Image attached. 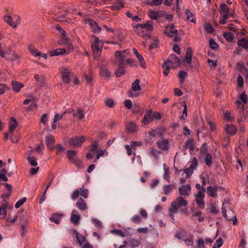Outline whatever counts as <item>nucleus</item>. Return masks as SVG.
Returning a JSON list of instances; mask_svg holds the SVG:
<instances>
[{"label": "nucleus", "instance_id": "obj_1", "mask_svg": "<svg viewBox=\"0 0 248 248\" xmlns=\"http://www.w3.org/2000/svg\"><path fill=\"white\" fill-rule=\"evenodd\" d=\"M187 205V201L182 196L177 197L170 204L169 209V214L172 219L174 218V214L182 207H186Z\"/></svg>", "mask_w": 248, "mask_h": 248}, {"label": "nucleus", "instance_id": "obj_2", "mask_svg": "<svg viewBox=\"0 0 248 248\" xmlns=\"http://www.w3.org/2000/svg\"><path fill=\"white\" fill-rule=\"evenodd\" d=\"M180 65V60L174 54H171L170 57L164 62L162 65L164 68L163 74L165 76H168L169 71L171 68H175Z\"/></svg>", "mask_w": 248, "mask_h": 248}, {"label": "nucleus", "instance_id": "obj_3", "mask_svg": "<svg viewBox=\"0 0 248 248\" xmlns=\"http://www.w3.org/2000/svg\"><path fill=\"white\" fill-rule=\"evenodd\" d=\"M220 13L222 19L219 21V23L222 24H225L227 20L230 17H234L235 15L234 9L229 8L225 3L221 4Z\"/></svg>", "mask_w": 248, "mask_h": 248}, {"label": "nucleus", "instance_id": "obj_4", "mask_svg": "<svg viewBox=\"0 0 248 248\" xmlns=\"http://www.w3.org/2000/svg\"><path fill=\"white\" fill-rule=\"evenodd\" d=\"M93 38L94 39V40L92 41L91 44L92 49L94 57L95 58H98L101 55L104 42L95 35L93 36Z\"/></svg>", "mask_w": 248, "mask_h": 248}, {"label": "nucleus", "instance_id": "obj_5", "mask_svg": "<svg viewBox=\"0 0 248 248\" xmlns=\"http://www.w3.org/2000/svg\"><path fill=\"white\" fill-rule=\"evenodd\" d=\"M128 55V50L116 51L114 54L115 60L113 62V65H116L117 64L124 65L126 60L125 59Z\"/></svg>", "mask_w": 248, "mask_h": 248}, {"label": "nucleus", "instance_id": "obj_6", "mask_svg": "<svg viewBox=\"0 0 248 248\" xmlns=\"http://www.w3.org/2000/svg\"><path fill=\"white\" fill-rule=\"evenodd\" d=\"M140 80L136 79L131 85V88L128 92V96L131 98L137 97L140 95V91L141 90L140 85Z\"/></svg>", "mask_w": 248, "mask_h": 248}, {"label": "nucleus", "instance_id": "obj_7", "mask_svg": "<svg viewBox=\"0 0 248 248\" xmlns=\"http://www.w3.org/2000/svg\"><path fill=\"white\" fill-rule=\"evenodd\" d=\"M164 33L168 36L170 37H173V41L178 42L180 40V38L178 36V31L175 29L173 24L171 23L165 27Z\"/></svg>", "mask_w": 248, "mask_h": 248}, {"label": "nucleus", "instance_id": "obj_8", "mask_svg": "<svg viewBox=\"0 0 248 248\" xmlns=\"http://www.w3.org/2000/svg\"><path fill=\"white\" fill-rule=\"evenodd\" d=\"M14 17L16 18L15 22H13V18L9 15H6L3 16L4 21L10 26L16 28L20 23V17L19 15H15Z\"/></svg>", "mask_w": 248, "mask_h": 248}, {"label": "nucleus", "instance_id": "obj_9", "mask_svg": "<svg viewBox=\"0 0 248 248\" xmlns=\"http://www.w3.org/2000/svg\"><path fill=\"white\" fill-rule=\"evenodd\" d=\"M62 81L65 84L70 82L72 76L71 71L67 67H62L60 69Z\"/></svg>", "mask_w": 248, "mask_h": 248}, {"label": "nucleus", "instance_id": "obj_10", "mask_svg": "<svg viewBox=\"0 0 248 248\" xmlns=\"http://www.w3.org/2000/svg\"><path fill=\"white\" fill-rule=\"evenodd\" d=\"M160 140L156 141V144L157 148L161 151L168 152L170 150V142L168 139L162 137Z\"/></svg>", "mask_w": 248, "mask_h": 248}, {"label": "nucleus", "instance_id": "obj_11", "mask_svg": "<svg viewBox=\"0 0 248 248\" xmlns=\"http://www.w3.org/2000/svg\"><path fill=\"white\" fill-rule=\"evenodd\" d=\"M85 140L86 139L83 136H76L71 138L68 141V143L70 146L78 147L81 146Z\"/></svg>", "mask_w": 248, "mask_h": 248}, {"label": "nucleus", "instance_id": "obj_12", "mask_svg": "<svg viewBox=\"0 0 248 248\" xmlns=\"http://www.w3.org/2000/svg\"><path fill=\"white\" fill-rule=\"evenodd\" d=\"M67 156L68 159L77 166L79 167L82 166L81 162L77 157V153L76 151L68 150Z\"/></svg>", "mask_w": 248, "mask_h": 248}, {"label": "nucleus", "instance_id": "obj_13", "mask_svg": "<svg viewBox=\"0 0 248 248\" xmlns=\"http://www.w3.org/2000/svg\"><path fill=\"white\" fill-rule=\"evenodd\" d=\"M135 31L139 35L142 36L141 33L143 32V30L144 29L148 31H151L153 30V27L152 24L147 22L143 24H138L135 26Z\"/></svg>", "mask_w": 248, "mask_h": 248}, {"label": "nucleus", "instance_id": "obj_14", "mask_svg": "<svg viewBox=\"0 0 248 248\" xmlns=\"http://www.w3.org/2000/svg\"><path fill=\"white\" fill-rule=\"evenodd\" d=\"M166 132V129L163 127H158L152 129L147 132L148 134L151 138L159 137L161 138Z\"/></svg>", "mask_w": 248, "mask_h": 248}, {"label": "nucleus", "instance_id": "obj_15", "mask_svg": "<svg viewBox=\"0 0 248 248\" xmlns=\"http://www.w3.org/2000/svg\"><path fill=\"white\" fill-rule=\"evenodd\" d=\"M224 203H223V207L222 208V214L223 216L226 218V219L228 220H232L233 222V224H235V222L237 221L236 218V216L235 215L234 212L232 210H229L228 211V214H227V212L224 207Z\"/></svg>", "mask_w": 248, "mask_h": 248}, {"label": "nucleus", "instance_id": "obj_16", "mask_svg": "<svg viewBox=\"0 0 248 248\" xmlns=\"http://www.w3.org/2000/svg\"><path fill=\"white\" fill-rule=\"evenodd\" d=\"M98 144L94 143L91 145L90 152L92 154H96V159L98 160L104 154L105 150H100L98 147Z\"/></svg>", "mask_w": 248, "mask_h": 248}, {"label": "nucleus", "instance_id": "obj_17", "mask_svg": "<svg viewBox=\"0 0 248 248\" xmlns=\"http://www.w3.org/2000/svg\"><path fill=\"white\" fill-rule=\"evenodd\" d=\"M28 49L31 54L35 57L42 56L45 59H46L47 58V56L46 53L42 54L39 51L32 45L30 44L28 46Z\"/></svg>", "mask_w": 248, "mask_h": 248}, {"label": "nucleus", "instance_id": "obj_18", "mask_svg": "<svg viewBox=\"0 0 248 248\" xmlns=\"http://www.w3.org/2000/svg\"><path fill=\"white\" fill-rule=\"evenodd\" d=\"M85 23L89 24L92 29V31L95 33H99L101 31V29L97 23L93 20L87 19L85 20Z\"/></svg>", "mask_w": 248, "mask_h": 248}, {"label": "nucleus", "instance_id": "obj_19", "mask_svg": "<svg viewBox=\"0 0 248 248\" xmlns=\"http://www.w3.org/2000/svg\"><path fill=\"white\" fill-rule=\"evenodd\" d=\"M204 196V194L202 192H198L195 195L196 202L199 207L202 209L204 207L205 203L203 200Z\"/></svg>", "mask_w": 248, "mask_h": 248}, {"label": "nucleus", "instance_id": "obj_20", "mask_svg": "<svg viewBox=\"0 0 248 248\" xmlns=\"http://www.w3.org/2000/svg\"><path fill=\"white\" fill-rule=\"evenodd\" d=\"M154 120L153 117V111L149 109L145 112L142 123L144 125H147L151 123Z\"/></svg>", "mask_w": 248, "mask_h": 248}, {"label": "nucleus", "instance_id": "obj_21", "mask_svg": "<svg viewBox=\"0 0 248 248\" xmlns=\"http://www.w3.org/2000/svg\"><path fill=\"white\" fill-rule=\"evenodd\" d=\"M181 195L188 196L191 193V186L189 185H183L179 188Z\"/></svg>", "mask_w": 248, "mask_h": 248}, {"label": "nucleus", "instance_id": "obj_22", "mask_svg": "<svg viewBox=\"0 0 248 248\" xmlns=\"http://www.w3.org/2000/svg\"><path fill=\"white\" fill-rule=\"evenodd\" d=\"M162 154L161 151H158L154 147H151L148 151V155L153 157L155 160H158L160 155Z\"/></svg>", "mask_w": 248, "mask_h": 248}, {"label": "nucleus", "instance_id": "obj_23", "mask_svg": "<svg viewBox=\"0 0 248 248\" xmlns=\"http://www.w3.org/2000/svg\"><path fill=\"white\" fill-rule=\"evenodd\" d=\"M80 216L78 212L76 210H73L71 213L70 221L76 225L79 224Z\"/></svg>", "mask_w": 248, "mask_h": 248}, {"label": "nucleus", "instance_id": "obj_24", "mask_svg": "<svg viewBox=\"0 0 248 248\" xmlns=\"http://www.w3.org/2000/svg\"><path fill=\"white\" fill-rule=\"evenodd\" d=\"M8 124L10 135H12L14 131L18 126V123L14 117H11Z\"/></svg>", "mask_w": 248, "mask_h": 248}, {"label": "nucleus", "instance_id": "obj_25", "mask_svg": "<svg viewBox=\"0 0 248 248\" xmlns=\"http://www.w3.org/2000/svg\"><path fill=\"white\" fill-rule=\"evenodd\" d=\"M100 76L106 80L109 79L111 73L108 69L105 66L102 65L100 68Z\"/></svg>", "mask_w": 248, "mask_h": 248}, {"label": "nucleus", "instance_id": "obj_26", "mask_svg": "<svg viewBox=\"0 0 248 248\" xmlns=\"http://www.w3.org/2000/svg\"><path fill=\"white\" fill-rule=\"evenodd\" d=\"M12 90L15 93H18L24 87V84L16 80H13L11 82Z\"/></svg>", "mask_w": 248, "mask_h": 248}, {"label": "nucleus", "instance_id": "obj_27", "mask_svg": "<svg viewBox=\"0 0 248 248\" xmlns=\"http://www.w3.org/2000/svg\"><path fill=\"white\" fill-rule=\"evenodd\" d=\"M133 51L134 54L135 55L136 58L139 61L141 66L145 68L146 67V63L144 61L143 57L139 53V52L136 48H134L133 49Z\"/></svg>", "mask_w": 248, "mask_h": 248}, {"label": "nucleus", "instance_id": "obj_28", "mask_svg": "<svg viewBox=\"0 0 248 248\" xmlns=\"http://www.w3.org/2000/svg\"><path fill=\"white\" fill-rule=\"evenodd\" d=\"M218 187H213L211 186H208L207 187V194L211 197L213 198L216 197L217 195V191H218Z\"/></svg>", "mask_w": 248, "mask_h": 248}, {"label": "nucleus", "instance_id": "obj_29", "mask_svg": "<svg viewBox=\"0 0 248 248\" xmlns=\"http://www.w3.org/2000/svg\"><path fill=\"white\" fill-rule=\"evenodd\" d=\"M77 207L81 211H84L87 208V204L82 198H79L76 203Z\"/></svg>", "mask_w": 248, "mask_h": 248}, {"label": "nucleus", "instance_id": "obj_30", "mask_svg": "<svg viewBox=\"0 0 248 248\" xmlns=\"http://www.w3.org/2000/svg\"><path fill=\"white\" fill-rule=\"evenodd\" d=\"M118 68L115 71V75L117 77H122L125 74L126 71L124 67V65L117 64Z\"/></svg>", "mask_w": 248, "mask_h": 248}, {"label": "nucleus", "instance_id": "obj_31", "mask_svg": "<svg viewBox=\"0 0 248 248\" xmlns=\"http://www.w3.org/2000/svg\"><path fill=\"white\" fill-rule=\"evenodd\" d=\"M55 140L53 136H48L46 137V143L48 149L52 151L54 148L53 145L54 144Z\"/></svg>", "mask_w": 248, "mask_h": 248}, {"label": "nucleus", "instance_id": "obj_32", "mask_svg": "<svg viewBox=\"0 0 248 248\" xmlns=\"http://www.w3.org/2000/svg\"><path fill=\"white\" fill-rule=\"evenodd\" d=\"M72 234H75L76 235V237L77 238V239L80 244V245H82V244L85 242V238L84 236L81 235L79 234V233L76 231L75 230H73L71 231Z\"/></svg>", "mask_w": 248, "mask_h": 248}, {"label": "nucleus", "instance_id": "obj_33", "mask_svg": "<svg viewBox=\"0 0 248 248\" xmlns=\"http://www.w3.org/2000/svg\"><path fill=\"white\" fill-rule=\"evenodd\" d=\"M225 130L230 135H233L236 133V129L235 126L232 124H228L226 125Z\"/></svg>", "mask_w": 248, "mask_h": 248}, {"label": "nucleus", "instance_id": "obj_34", "mask_svg": "<svg viewBox=\"0 0 248 248\" xmlns=\"http://www.w3.org/2000/svg\"><path fill=\"white\" fill-rule=\"evenodd\" d=\"M66 50L64 48H58L53 51H51L49 53V55L51 57L54 56H59L64 54L66 53Z\"/></svg>", "mask_w": 248, "mask_h": 248}, {"label": "nucleus", "instance_id": "obj_35", "mask_svg": "<svg viewBox=\"0 0 248 248\" xmlns=\"http://www.w3.org/2000/svg\"><path fill=\"white\" fill-rule=\"evenodd\" d=\"M237 45L244 49L248 48V39L243 38L237 41Z\"/></svg>", "mask_w": 248, "mask_h": 248}, {"label": "nucleus", "instance_id": "obj_36", "mask_svg": "<svg viewBox=\"0 0 248 248\" xmlns=\"http://www.w3.org/2000/svg\"><path fill=\"white\" fill-rule=\"evenodd\" d=\"M148 16L152 19L157 20L158 18L162 17V14L159 12L150 11Z\"/></svg>", "mask_w": 248, "mask_h": 248}, {"label": "nucleus", "instance_id": "obj_37", "mask_svg": "<svg viewBox=\"0 0 248 248\" xmlns=\"http://www.w3.org/2000/svg\"><path fill=\"white\" fill-rule=\"evenodd\" d=\"M69 39L66 36V32H63L62 34L61 39L59 40L58 43L59 45H66L68 44Z\"/></svg>", "mask_w": 248, "mask_h": 248}, {"label": "nucleus", "instance_id": "obj_38", "mask_svg": "<svg viewBox=\"0 0 248 248\" xmlns=\"http://www.w3.org/2000/svg\"><path fill=\"white\" fill-rule=\"evenodd\" d=\"M126 130L129 133H134L137 130V126L135 123H130L126 126Z\"/></svg>", "mask_w": 248, "mask_h": 248}, {"label": "nucleus", "instance_id": "obj_39", "mask_svg": "<svg viewBox=\"0 0 248 248\" xmlns=\"http://www.w3.org/2000/svg\"><path fill=\"white\" fill-rule=\"evenodd\" d=\"M192 51L191 48H188L186 50L185 61L189 64L191 63Z\"/></svg>", "mask_w": 248, "mask_h": 248}, {"label": "nucleus", "instance_id": "obj_40", "mask_svg": "<svg viewBox=\"0 0 248 248\" xmlns=\"http://www.w3.org/2000/svg\"><path fill=\"white\" fill-rule=\"evenodd\" d=\"M174 187L175 186L173 184L164 186L163 188V193L166 195L169 194Z\"/></svg>", "mask_w": 248, "mask_h": 248}, {"label": "nucleus", "instance_id": "obj_41", "mask_svg": "<svg viewBox=\"0 0 248 248\" xmlns=\"http://www.w3.org/2000/svg\"><path fill=\"white\" fill-rule=\"evenodd\" d=\"M27 159L29 162V164L33 167H36L38 165L36 158L32 155H28Z\"/></svg>", "mask_w": 248, "mask_h": 248}, {"label": "nucleus", "instance_id": "obj_42", "mask_svg": "<svg viewBox=\"0 0 248 248\" xmlns=\"http://www.w3.org/2000/svg\"><path fill=\"white\" fill-rule=\"evenodd\" d=\"M11 52L12 49L11 47H6L4 50H0V56L3 58H6V56L11 54Z\"/></svg>", "mask_w": 248, "mask_h": 248}, {"label": "nucleus", "instance_id": "obj_43", "mask_svg": "<svg viewBox=\"0 0 248 248\" xmlns=\"http://www.w3.org/2000/svg\"><path fill=\"white\" fill-rule=\"evenodd\" d=\"M185 13L186 16V20L195 23L196 20L194 18L193 14H192L188 9H186Z\"/></svg>", "mask_w": 248, "mask_h": 248}, {"label": "nucleus", "instance_id": "obj_44", "mask_svg": "<svg viewBox=\"0 0 248 248\" xmlns=\"http://www.w3.org/2000/svg\"><path fill=\"white\" fill-rule=\"evenodd\" d=\"M185 148L186 149H189L191 151L194 150L193 140L192 139H188L186 141L185 143Z\"/></svg>", "mask_w": 248, "mask_h": 248}, {"label": "nucleus", "instance_id": "obj_45", "mask_svg": "<svg viewBox=\"0 0 248 248\" xmlns=\"http://www.w3.org/2000/svg\"><path fill=\"white\" fill-rule=\"evenodd\" d=\"M62 216V215H60L56 213L54 214L50 217V220L56 224H59L60 223V217Z\"/></svg>", "mask_w": 248, "mask_h": 248}, {"label": "nucleus", "instance_id": "obj_46", "mask_svg": "<svg viewBox=\"0 0 248 248\" xmlns=\"http://www.w3.org/2000/svg\"><path fill=\"white\" fill-rule=\"evenodd\" d=\"M205 164L207 166L210 167L212 165L213 163V157L210 154H206V155H205Z\"/></svg>", "mask_w": 248, "mask_h": 248}, {"label": "nucleus", "instance_id": "obj_47", "mask_svg": "<svg viewBox=\"0 0 248 248\" xmlns=\"http://www.w3.org/2000/svg\"><path fill=\"white\" fill-rule=\"evenodd\" d=\"M34 78L40 84H44L45 81V78L43 75L35 74Z\"/></svg>", "mask_w": 248, "mask_h": 248}, {"label": "nucleus", "instance_id": "obj_48", "mask_svg": "<svg viewBox=\"0 0 248 248\" xmlns=\"http://www.w3.org/2000/svg\"><path fill=\"white\" fill-rule=\"evenodd\" d=\"M7 172V171L5 169H2L0 170V181L3 180L5 182L8 181V178L6 176Z\"/></svg>", "mask_w": 248, "mask_h": 248}, {"label": "nucleus", "instance_id": "obj_49", "mask_svg": "<svg viewBox=\"0 0 248 248\" xmlns=\"http://www.w3.org/2000/svg\"><path fill=\"white\" fill-rule=\"evenodd\" d=\"M223 36L228 42H232L234 38L233 34L230 32H226L223 33Z\"/></svg>", "mask_w": 248, "mask_h": 248}, {"label": "nucleus", "instance_id": "obj_50", "mask_svg": "<svg viewBox=\"0 0 248 248\" xmlns=\"http://www.w3.org/2000/svg\"><path fill=\"white\" fill-rule=\"evenodd\" d=\"M74 116H77L78 119L82 120L85 116V113L82 109L79 108L77 110V113L74 114Z\"/></svg>", "mask_w": 248, "mask_h": 248}, {"label": "nucleus", "instance_id": "obj_51", "mask_svg": "<svg viewBox=\"0 0 248 248\" xmlns=\"http://www.w3.org/2000/svg\"><path fill=\"white\" fill-rule=\"evenodd\" d=\"M28 221L27 219H25L23 223H21V235H24L27 232L26 226L28 224Z\"/></svg>", "mask_w": 248, "mask_h": 248}, {"label": "nucleus", "instance_id": "obj_52", "mask_svg": "<svg viewBox=\"0 0 248 248\" xmlns=\"http://www.w3.org/2000/svg\"><path fill=\"white\" fill-rule=\"evenodd\" d=\"M140 244V241L135 239H132L130 240L129 245L131 248H134L138 247Z\"/></svg>", "mask_w": 248, "mask_h": 248}, {"label": "nucleus", "instance_id": "obj_53", "mask_svg": "<svg viewBox=\"0 0 248 248\" xmlns=\"http://www.w3.org/2000/svg\"><path fill=\"white\" fill-rule=\"evenodd\" d=\"M204 28L208 33H212L213 32V28L210 23H205L204 24Z\"/></svg>", "mask_w": 248, "mask_h": 248}, {"label": "nucleus", "instance_id": "obj_54", "mask_svg": "<svg viewBox=\"0 0 248 248\" xmlns=\"http://www.w3.org/2000/svg\"><path fill=\"white\" fill-rule=\"evenodd\" d=\"M80 195L84 198H87L88 196V190L84 188V186H83L79 189Z\"/></svg>", "mask_w": 248, "mask_h": 248}, {"label": "nucleus", "instance_id": "obj_55", "mask_svg": "<svg viewBox=\"0 0 248 248\" xmlns=\"http://www.w3.org/2000/svg\"><path fill=\"white\" fill-rule=\"evenodd\" d=\"M30 98L26 99L23 101V104L24 105H27L30 102H36V100L35 97L32 94H30L29 95Z\"/></svg>", "mask_w": 248, "mask_h": 248}, {"label": "nucleus", "instance_id": "obj_56", "mask_svg": "<svg viewBox=\"0 0 248 248\" xmlns=\"http://www.w3.org/2000/svg\"><path fill=\"white\" fill-rule=\"evenodd\" d=\"M224 118L228 121H231L233 120L234 117L232 115L231 113L228 111H226L224 112Z\"/></svg>", "mask_w": 248, "mask_h": 248}, {"label": "nucleus", "instance_id": "obj_57", "mask_svg": "<svg viewBox=\"0 0 248 248\" xmlns=\"http://www.w3.org/2000/svg\"><path fill=\"white\" fill-rule=\"evenodd\" d=\"M67 112L66 111L63 112L62 114L56 113L53 119V123H56L59 120L62 119L64 114Z\"/></svg>", "mask_w": 248, "mask_h": 248}, {"label": "nucleus", "instance_id": "obj_58", "mask_svg": "<svg viewBox=\"0 0 248 248\" xmlns=\"http://www.w3.org/2000/svg\"><path fill=\"white\" fill-rule=\"evenodd\" d=\"M198 164V163L197 158L195 157H193L191 159L189 167L193 170H195L197 168Z\"/></svg>", "mask_w": 248, "mask_h": 248}, {"label": "nucleus", "instance_id": "obj_59", "mask_svg": "<svg viewBox=\"0 0 248 248\" xmlns=\"http://www.w3.org/2000/svg\"><path fill=\"white\" fill-rule=\"evenodd\" d=\"M105 104L107 107L112 108L114 106V102L112 99L108 98L105 100Z\"/></svg>", "mask_w": 248, "mask_h": 248}, {"label": "nucleus", "instance_id": "obj_60", "mask_svg": "<svg viewBox=\"0 0 248 248\" xmlns=\"http://www.w3.org/2000/svg\"><path fill=\"white\" fill-rule=\"evenodd\" d=\"M223 244V241L222 238H218L217 240L216 243L214 245L213 248H219Z\"/></svg>", "mask_w": 248, "mask_h": 248}, {"label": "nucleus", "instance_id": "obj_61", "mask_svg": "<svg viewBox=\"0 0 248 248\" xmlns=\"http://www.w3.org/2000/svg\"><path fill=\"white\" fill-rule=\"evenodd\" d=\"M26 201V198L23 197L18 200L15 204V208L17 209L20 207Z\"/></svg>", "mask_w": 248, "mask_h": 248}, {"label": "nucleus", "instance_id": "obj_62", "mask_svg": "<svg viewBox=\"0 0 248 248\" xmlns=\"http://www.w3.org/2000/svg\"><path fill=\"white\" fill-rule=\"evenodd\" d=\"M187 116V106L186 104L184 105V109L182 112V114L180 117L181 120H185Z\"/></svg>", "mask_w": 248, "mask_h": 248}, {"label": "nucleus", "instance_id": "obj_63", "mask_svg": "<svg viewBox=\"0 0 248 248\" xmlns=\"http://www.w3.org/2000/svg\"><path fill=\"white\" fill-rule=\"evenodd\" d=\"M210 47L212 49H217L218 47V45L216 43L214 40L211 39L209 40Z\"/></svg>", "mask_w": 248, "mask_h": 248}, {"label": "nucleus", "instance_id": "obj_64", "mask_svg": "<svg viewBox=\"0 0 248 248\" xmlns=\"http://www.w3.org/2000/svg\"><path fill=\"white\" fill-rule=\"evenodd\" d=\"M208 145L206 143L203 144L201 148V153L203 155H206V154H209L207 153L208 150H207Z\"/></svg>", "mask_w": 248, "mask_h": 248}]
</instances>
